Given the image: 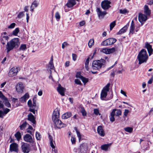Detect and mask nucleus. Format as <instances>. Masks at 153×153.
<instances>
[{
  "label": "nucleus",
  "mask_w": 153,
  "mask_h": 153,
  "mask_svg": "<svg viewBox=\"0 0 153 153\" xmlns=\"http://www.w3.org/2000/svg\"><path fill=\"white\" fill-rule=\"evenodd\" d=\"M10 111V109L6 108L4 110V113L5 114H7Z\"/></svg>",
  "instance_id": "nucleus-59"
},
{
  "label": "nucleus",
  "mask_w": 153,
  "mask_h": 153,
  "mask_svg": "<svg viewBox=\"0 0 153 153\" xmlns=\"http://www.w3.org/2000/svg\"><path fill=\"white\" fill-rule=\"evenodd\" d=\"M24 11L20 12L18 15L17 17L19 19L21 18L24 15Z\"/></svg>",
  "instance_id": "nucleus-48"
},
{
  "label": "nucleus",
  "mask_w": 153,
  "mask_h": 153,
  "mask_svg": "<svg viewBox=\"0 0 153 153\" xmlns=\"http://www.w3.org/2000/svg\"><path fill=\"white\" fill-rule=\"evenodd\" d=\"M36 100L34 98L33 100V106L34 107L35 112H36V113L37 112V110L38 109V107L36 106Z\"/></svg>",
  "instance_id": "nucleus-34"
},
{
  "label": "nucleus",
  "mask_w": 153,
  "mask_h": 153,
  "mask_svg": "<svg viewBox=\"0 0 153 153\" xmlns=\"http://www.w3.org/2000/svg\"><path fill=\"white\" fill-rule=\"evenodd\" d=\"M79 149L82 153H86L88 150V145L87 143H84L81 144L80 146Z\"/></svg>",
  "instance_id": "nucleus-11"
},
{
  "label": "nucleus",
  "mask_w": 153,
  "mask_h": 153,
  "mask_svg": "<svg viewBox=\"0 0 153 153\" xmlns=\"http://www.w3.org/2000/svg\"><path fill=\"white\" fill-rule=\"evenodd\" d=\"M81 79L82 80V82L85 84L86 83L88 82V79L85 77L82 76Z\"/></svg>",
  "instance_id": "nucleus-47"
},
{
  "label": "nucleus",
  "mask_w": 153,
  "mask_h": 153,
  "mask_svg": "<svg viewBox=\"0 0 153 153\" xmlns=\"http://www.w3.org/2000/svg\"><path fill=\"white\" fill-rule=\"evenodd\" d=\"M71 141L72 144H74L76 142V139L75 138L73 137H71Z\"/></svg>",
  "instance_id": "nucleus-56"
},
{
  "label": "nucleus",
  "mask_w": 153,
  "mask_h": 153,
  "mask_svg": "<svg viewBox=\"0 0 153 153\" xmlns=\"http://www.w3.org/2000/svg\"><path fill=\"white\" fill-rule=\"evenodd\" d=\"M19 32V28L18 27L16 28L12 32L11 35H9V36H12V35L14 36H17L18 33Z\"/></svg>",
  "instance_id": "nucleus-31"
},
{
  "label": "nucleus",
  "mask_w": 153,
  "mask_h": 153,
  "mask_svg": "<svg viewBox=\"0 0 153 153\" xmlns=\"http://www.w3.org/2000/svg\"><path fill=\"white\" fill-rule=\"evenodd\" d=\"M135 28L134 25L133 20L131 22L130 29V33L133 34L134 33V30Z\"/></svg>",
  "instance_id": "nucleus-32"
},
{
  "label": "nucleus",
  "mask_w": 153,
  "mask_h": 153,
  "mask_svg": "<svg viewBox=\"0 0 153 153\" xmlns=\"http://www.w3.org/2000/svg\"><path fill=\"white\" fill-rule=\"evenodd\" d=\"M22 150L23 152L29 153L30 149L29 146L27 143H24L21 146Z\"/></svg>",
  "instance_id": "nucleus-13"
},
{
  "label": "nucleus",
  "mask_w": 153,
  "mask_h": 153,
  "mask_svg": "<svg viewBox=\"0 0 153 153\" xmlns=\"http://www.w3.org/2000/svg\"><path fill=\"white\" fill-rule=\"evenodd\" d=\"M114 110H113L112 112L110 113V120L112 122H113L115 120L114 116L115 114H114Z\"/></svg>",
  "instance_id": "nucleus-29"
},
{
  "label": "nucleus",
  "mask_w": 153,
  "mask_h": 153,
  "mask_svg": "<svg viewBox=\"0 0 153 153\" xmlns=\"http://www.w3.org/2000/svg\"><path fill=\"white\" fill-rule=\"evenodd\" d=\"M105 63V61L104 59L94 61L92 63V68L94 70H99Z\"/></svg>",
  "instance_id": "nucleus-3"
},
{
  "label": "nucleus",
  "mask_w": 153,
  "mask_h": 153,
  "mask_svg": "<svg viewBox=\"0 0 153 153\" xmlns=\"http://www.w3.org/2000/svg\"><path fill=\"white\" fill-rule=\"evenodd\" d=\"M59 111L58 108H56L55 109L53 113L52 118L53 120L59 119Z\"/></svg>",
  "instance_id": "nucleus-14"
},
{
  "label": "nucleus",
  "mask_w": 153,
  "mask_h": 153,
  "mask_svg": "<svg viewBox=\"0 0 153 153\" xmlns=\"http://www.w3.org/2000/svg\"><path fill=\"white\" fill-rule=\"evenodd\" d=\"M3 99L4 100V103L5 106L9 108L11 106V105L8 102L7 99L5 97Z\"/></svg>",
  "instance_id": "nucleus-36"
},
{
  "label": "nucleus",
  "mask_w": 153,
  "mask_h": 153,
  "mask_svg": "<svg viewBox=\"0 0 153 153\" xmlns=\"http://www.w3.org/2000/svg\"><path fill=\"white\" fill-rule=\"evenodd\" d=\"M147 16L143 14L142 13H140L138 15V20L140 22L142 25L147 20Z\"/></svg>",
  "instance_id": "nucleus-8"
},
{
  "label": "nucleus",
  "mask_w": 153,
  "mask_h": 153,
  "mask_svg": "<svg viewBox=\"0 0 153 153\" xmlns=\"http://www.w3.org/2000/svg\"><path fill=\"white\" fill-rule=\"evenodd\" d=\"M110 85V83H108L107 85L103 88L102 90L108 92L109 91V87Z\"/></svg>",
  "instance_id": "nucleus-40"
},
{
  "label": "nucleus",
  "mask_w": 153,
  "mask_h": 153,
  "mask_svg": "<svg viewBox=\"0 0 153 153\" xmlns=\"http://www.w3.org/2000/svg\"><path fill=\"white\" fill-rule=\"evenodd\" d=\"M111 3L110 1L107 0H104L101 2V7L104 10H107L111 7V6L110 5Z\"/></svg>",
  "instance_id": "nucleus-5"
},
{
  "label": "nucleus",
  "mask_w": 153,
  "mask_h": 153,
  "mask_svg": "<svg viewBox=\"0 0 153 153\" xmlns=\"http://www.w3.org/2000/svg\"><path fill=\"white\" fill-rule=\"evenodd\" d=\"M111 145V144L108 143L102 145L101 146V148L102 149L105 151L107 150L108 147Z\"/></svg>",
  "instance_id": "nucleus-33"
},
{
  "label": "nucleus",
  "mask_w": 153,
  "mask_h": 153,
  "mask_svg": "<svg viewBox=\"0 0 153 153\" xmlns=\"http://www.w3.org/2000/svg\"><path fill=\"white\" fill-rule=\"evenodd\" d=\"M76 133L77 134V136L79 138V140H80V139H81V136L80 134V133L79 131H77V132Z\"/></svg>",
  "instance_id": "nucleus-58"
},
{
  "label": "nucleus",
  "mask_w": 153,
  "mask_h": 153,
  "mask_svg": "<svg viewBox=\"0 0 153 153\" xmlns=\"http://www.w3.org/2000/svg\"><path fill=\"white\" fill-rule=\"evenodd\" d=\"M54 122L56 127L59 128H60L66 126V125L62 123V121L59 119H56L53 120Z\"/></svg>",
  "instance_id": "nucleus-6"
},
{
  "label": "nucleus",
  "mask_w": 153,
  "mask_h": 153,
  "mask_svg": "<svg viewBox=\"0 0 153 153\" xmlns=\"http://www.w3.org/2000/svg\"><path fill=\"white\" fill-rule=\"evenodd\" d=\"M128 26V24L125 26L123 28L119 30V31L117 33V34L120 35L125 33L127 30Z\"/></svg>",
  "instance_id": "nucleus-26"
},
{
  "label": "nucleus",
  "mask_w": 153,
  "mask_h": 153,
  "mask_svg": "<svg viewBox=\"0 0 153 153\" xmlns=\"http://www.w3.org/2000/svg\"><path fill=\"white\" fill-rule=\"evenodd\" d=\"M94 113L97 115L98 114L100 115V114H99V111L97 109H94Z\"/></svg>",
  "instance_id": "nucleus-53"
},
{
  "label": "nucleus",
  "mask_w": 153,
  "mask_h": 153,
  "mask_svg": "<svg viewBox=\"0 0 153 153\" xmlns=\"http://www.w3.org/2000/svg\"><path fill=\"white\" fill-rule=\"evenodd\" d=\"M72 115V114L70 112H68L64 113L62 116V118L64 119H67L70 117Z\"/></svg>",
  "instance_id": "nucleus-28"
},
{
  "label": "nucleus",
  "mask_w": 153,
  "mask_h": 153,
  "mask_svg": "<svg viewBox=\"0 0 153 153\" xmlns=\"http://www.w3.org/2000/svg\"><path fill=\"white\" fill-rule=\"evenodd\" d=\"M129 111L127 109H125L124 110V116L123 117H127L128 115V113Z\"/></svg>",
  "instance_id": "nucleus-50"
},
{
  "label": "nucleus",
  "mask_w": 153,
  "mask_h": 153,
  "mask_svg": "<svg viewBox=\"0 0 153 153\" xmlns=\"http://www.w3.org/2000/svg\"><path fill=\"white\" fill-rule=\"evenodd\" d=\"M128 12V11L126 9L120 10V13L121 14H125Z\"/></svg>",
  "instance_id": "nucleus-52"
},
{
  "label": "nucleus",
  "mask_w": 153,
  "mask_h": 153,
  "mask_svg": "<svg viewBox=\"0 0 153 153\" xmlns=\"http://www.w3.org/2000/svg\"><path fill=\"white\" fill-rule=\"evenodd\" d=\"M116 25L115 21H114L112 22H111L110 25V30H111L113 28V27L115 26Z\"/></svg>",
  "instance_id": "nucleus-46"
},
{
  "label": "nucleus",
  "mask_w": 153,
  "mask_h": 153,
  "mask_svg": "<svg viewBox=\"0 0 153 153\" xmlns=\"http://www.w3.org/2000/svg\"><path fill=\"white\" fill-rule=\"evenodd\" d=\"M27 105L30 108L29 111L30 112H32L34 114H35L36 113L35 111L33 106V104H32V102L31 100H29L27 102Z\"/></svg>",
  "instance_id": "nucleus-18"
},
{
  "label": "nucleus",
  "mask_w": 153,
  "mask_h": 153,
  "mask_svg": "<svg viewBox=\"0 0 153 153\" xmlns=\"http://www.w3.org/2000/svg\"><path fill=\"white\" fill-rule=\"evenodd\" d=\"M24 87L22 82L19 83L16 87L17 92L19 93H22L23 91Z\"/></svg>",
  "instance_id": "nucleus-15"
},
{
  "label": "nucleus",
  "mask_w": 153,
  "mask_h": 153,
  "mask_svg": "<svg viewBox=\"0 0 153 153\" xmlns=\"http://www.w3.org/2000/svg\"><path fill=\"white\" fill-rule=\"evenodd\" d=\"M116 51V49L114 48H103L101 51L106 54H110Z\"/></svg>",
  "instance_id": "nucleus-10"
},
{
  "label": "nucleus",
  "mask_w": 153,
  "mask_h": 153,
  "mask_svg": "<svg viewBox=\"0 0 153 153\" xmlns=\"http://www.w3.org/2000/svg\"><path fill=\"white\" fill-rule=\"evenodd\" d=\"M39 4L37 1H34L32 3L30 6V10L32 12H33L34 9L37 7L39 5Z\"/></svg>",
  "instance_id": "nucleus-24"
},
{
  "label": "nucleus",
  "mask_w": 153,
  "mask_h": 153,
  "mask_svg": "<svg viewBox=\"0 0 153 153\" xmlns=\"http://www.w3.org/2000/svg\"><path fill=\"white\" fill-rule=\"evenodd\" d=\"M124 130L125 131L129 132L131 133L133 130V128H132L130 127H127L124 128Z\"/></svg>",
  "instance_id": "nucleus-41"
},
{
  "label": "nucleus",
  "mask_w": 153,
  "mask_h": 153,
  "mask_svg": "<svg viewBox=\"0 0 153 153\" xmlns=\"http://www.w3.org/2000/svg\"><path fill=\"white\" fill-rule=\"evenodd\" d=\"M24 140L25 141L30 143H33L34 142L32 137L30 134H28L25 135L24 137Z\"/></svg>",
  "instance_id": "nucleus-12"
},
{
  "label": "nucleus",
  "mask_w": 153,
  "mask_h": 153,
  "mask_svg": "<svg viewBox=\"0 0 153 153\" xmlns=\"http://www.w3.org/2000/svg\"><path fill=\"white\" fill-rule=\"evenodd\" d=\"M94 40L93 39H90L88 43V45L90 48L91 47L92 45L94 44Z\"/></svg>",
  "instance_id": "nucleus-43"
},
{
  "label": "nucleus",
  "mask_w": 153,
  "mask_h": 153,
  "mask_svg": "<svg viewBox=\"0 0 153 153\" xmlns=\"http://www.w3.org/2000/svg\"><path fill=\"white\" fill-rule=\"evenodd\" d=\"M72 56L73 60L74 61H76L77 58L76 55L75 54L73 53L72 54Z\"/></svg>",
  "instance_id": "nucleus-57"
},
{
  "label": "nucleus",
  "mask_w": 153,
  "mask_h": 153,
  "mask_svg": "<svg viewBox=\"0 0 153 153\" xmlns=\"http://www.w3.org/2000/svg\"><path fill=\"white\" fill-rule=\"evenodd\" d=\"M75 83L77 84L81 85L82 83L78 79H76L75 80Z\"/></svg>",
  "instance_id": "nucleus-55"
},
{
  "label": "nucleus",
  "mask_w": 153,
  "mask_h": 153,
  "mask_svg": "<svg viewBox=\"0 0 153 153\" xmlns=\"http://www.w3.org/2000/svg\"><path fill=\"white\" fill-rule=\"evenodd\" d=\"M96 10L99 18H103L107 13L105 11H102L100 8H97Z\"/></svg>",
  "instance_id": "nucleus-16"
},
{
  "label": "nucleus",
  "mask_w": 153,
  "mask_h": 153,
  "mask_svg": "<svg viewBox=\"0 0 153 153\" xmlns=\"http://www.w3.org/2000/svg\"><path fill=\"white\" fill-rule=\"evenodd\" d=\"M80 112L82 113V115L83 116H85L87 114L83 107H81Z\"/></svg>",
  "instance_id": "nucleus-42"
},
{
  "label": "nucleus",
  "mask_w": 153,
  "mask_h": 153,
  "mask_svg": "<svg viewBox=\"0 0 153 153\" xmlns=\"http://www.w3.org/2000/svg\"><path fill=\"white\" fill-rule=\"evenodd\" d=\"M27 116L28 120L31 122L33 124H35L36 122L35 118L32 114L31 113H29Z\"/></svg>",
  "instance_id": "nucleus-22"
},
{
  "label": "nucleus",
  "mask_w": 153,
  "mask_h": 153,
  "mask_svg": "<svg viewBox=\"0 0 153 153\" xmlns=\"http://www.w3.org/2000/svg\"><path fill=\"white\" fill-rule=\"evenodd\" d=\"M113 110H114V114H115V112H116V116H119L120 115H121L122 114V111L120 109H114Z\"/></svg>",
  "instance_id": "nucleus-35"
},
{
  "label": "nucleus",
  "mask_w": 153,
  "mask_h": 153,
  "mask_svg": "<svg viewBox=\"0 0 153 153\" xmlns=\"http://www.w3.org/2000/svg\"><path fill=\"white\" fill-rule=\"evenodd\" d=\"M9 38L8 36H0V40L1 43L3 44L4 45L6 42L8 40Z\"/></svg>",
  "instance_id": "nucleus-23"
},
{
  "label": "nucleus",
  "mask_w": 153,
  "mask_h": 153,
  "mask_svg": "<svg viewBox=\"0 0 153 153\" xmlns=\"http://www.w3.org/2000/svg\"><path fill=\"white\" fill-rule=\"evenodd\" d=\"M20 44L19 39L14 38L7 42L6 46L7 53H8L10 51L14 48H17Z\"/></svg>",
  "instance_id": "nucleus-1"
},
{
  "label": "nucleus",
  "mask_w": 153,
  "mask_h": 153,
  "mask_svg": "<svg viewBox=\"0 0 153 153\" xmlns=\"http://www.w3.org/2000/svg\"><path fill=\"white\" fill-rule=\"evenodd\" d=\"M15 136L18 140H19L21 138V133L19 131L15 134Z\"/></svg>",
  "instance_id": "nucleus-39"
},
{
  "label": "nucleus",
  "mask_w": 153,
  "mask_h": 153,
  "mask_svg": "<svg viewBox=\"0 0 153 153\" xmlns=\"http://www.w3.org/2000/svg\"><path fill=\"white\" fill-rule=\"evenodd\" d=\"M27 124V123L26 122H25L23 123L20 126V129L22 130L24 129L26 127Z\"/></svg>",
  "instance_id": "nucleus-38"
},
{
  "label": "nucleus",
  "mask_w": 153,
  "mask_h": 153,
  "mask_svg": "<svg viewBox=\"0 0 153 153\" xmlns=\"http://www.w3.org/2000/svg\"><path fill=\"white\" fill-rule=\"evenodd\" d=\"M29 94L28 93H26L23 97L21 98L20 101L22 102H24L29 98Z\"/></svg>",
  "instance_id": "nucleus-27"
},
{
  "label": "nucleus",
  "mask_w": 153,
  "mask_h": 153,
  "mask_svg": "<svg viewBox=\"0 0 153 153\" xmlns=\"http://www.w3.org/2000/svg\"><path fill=\"white\" fill-rule=\"evenodd\" d=\"M68 45V44L66 42H64L62 44V49H64L65 46Z\"/></svg>",
  "instance_id": "nucleus-54"
},
{
  "label": "nucleus",
  "mask_w": 153,
  "mask_h": 153,
  "mask_svg": "<svg viewBox=\"0 0 153 153\" xmlns=\"http://www.w3.org/2000/svg\"><path fill=\"white\" fill-rule=\"evenodd\" d=\"M50 144L51 146V147L52 148L54 149L55 148V147L53 144V141L50 142Z\"/></svg>",
  "instance_id": "nucleus-63"
},
{
  "label": "nucleus",
  "mask_w": 153,
  "mask_h": 153,
  "mask_svg": "<svg viewBox=\"0 0 153 153\" xmlns=\"http://www.w3.org/2000/svg\"><path fill=\"white\" fill-rule=\"evenodd\" d=\"M85 23V21H82L81 22H79V25L81 26H83L84 25V24Z\"/></svg>",
  "instance_id": "nucleus-61"
},
{
  "label": "nucleus",
  "mask_w": 153,
  "mask_h": 153,
  "mask_svg": "<svg viewBox=\"0 0 153 153\" xmlns=\"http://www.w3.org/2000/svg\"><path fill=\"white\" fill-rule=\"evenodd\" d=\"M27 49V47L26 44H21L19 48L20 51H24Z\"/></svg>",
  "instance_id": "nucleus-37"
},
{
  "label": "nucleus",
  "mask_w": 153,
  "mask_h": 153,
  "mask_svg": "<svg viewBox=\"0 0 153 153\" xmlns=\"http://www.w3.org/2000/svg\"><path fill=\"white\" fill-rule=\"evenodd\" d=\"M145 48L147 49L149 55L150 56L153 52L152 46L149 43L147 42L145 43Z\"/></svg>",
  "instance_id": "nucleus-19"
},
{
  "label": "nucleus",
  "mask_w": 153,
  "mask_h": 153,
  "mask_svg": "<svg viewBox=\"0 0 153 153\" xmlns=\"http://www.w3.org/2000/svg\"><path fill=\"white\" fill-rule=\"evenodd\" d=\"M18 72V68L17 67L12 68L9 71L8 73L9 76L12 77L17 75Z\"/></svg>",
  "instance_id": "nucleus-7"
},
{
  "label": "nucleus",
  "mask_w": 153,
  "mask_h": 153,
  "mask_svg": "<svg viewBox=\"0 0 153 153\" xmlns=\"http://www.w3.org/2000/svg\"><path fill=\"white\" fill-rule=\"evenodd\" d=\"M147 4L150 5H152L153 4V0H149L147 2Z\"/></svg>",
  "instance_id": "nucleus-60"
},
{
  "label": "nucleus",
  "mask_w": 153,
  "mask_h": 153,
  "mask_svg": "<svg viewBox=\"0 0 153 153\" xmlns=\"http://www.w3.org/2000/svg\"><path fill=\"white\" fill-rule=\"evenodd\" d=\"M65 90V88L62 87L60 84H59L57 90L61 95L63 96L65 95L64 91Z\"/></svg>",
  "instance_id": "nucleus-25"
},
{
  "label": "nucleus",
  "mask_w": 153,
  "mask_h": 153,
  "mask_svg": "<svg viewBox=\"0 0 153 153\" xmlns=\"http://www.w3.org/2000/svg\"><path fill=\"white\" fill-rule=\"evenodd\" d=\"M55 17L57 21L59 20L60 18V16L59 12H57L55 14Z\"/></svg>",
  "instance_id": "nucleus-45"
},
{
  "label": "nucleus",
  "mask_w": 153,
  "mask_h": 153,
  "mask_svg": "<svg viewBox=\"0 0 153 153\" xmlns=\"http://www.w3.org/2000/svg\"><path fill=\"white\" fill-rule=\"evenodd\" d=\"M116 41V39L111 38H108L103 41L101 43V45L104 46L111 45L114 43Z\"/></svg>",
  "instance_id": "nucleus-4"
},
{
  "label": "nucleus",
  "mask_w": 153,
  "mask_h": 153,
  "mask_svg": "<svg viewBox=\"0 0 153 153\" xmlns=\"http://www.w3.org/2000/svg\"><path fill=\"white\" fill-rule=\"evenodd\" d=\"M107 92L102 90L101 94V98L102 100H104L107 95Z\"/></svg>",
  "instance_id": "nucleus-30"
},
{
  "label": "nucleus",
  "mask_w": 153,
  "mask_h": 153,
  "mask_svg": "<svg viewBox=\"0 0 153 153\" xmlns=\"http://www.w3.org/2000/svg\"><path fill=\"white\" fill-rule=\"evenodd\" d=\"M137 58L139 64L146 62L148 58L146 51L144 49L141 50L137 56Z\"/></svg>",
  "instance_id": "nucleus-2"
},
{
  "label": "nucleus",
  "mask_w": 153,
  "mask_h": 153,
  "mask_svg": "<svg viewBox=\"0 0 153 153\" xmlns=\"http://www.w3.org/2000/svg\"><path fill=\"white\" fill-rule=\"evenodd\" d=\"M82 77L81 75V73L80 72H78L76 73V77L77 78H80V79Z\"/></svg>",
  "instance_id": "nucleus-51"
},
{
  "label": "nucleus",
  "mask_w": 153,
  "mask_h": 153,
  "mask_svg": "<svg viewBox=\"0 0 153 153\" xmlns=\"http://www.w3.org/2000/svg\"><path fill=\"white\" fill-rule=\"evenodd\" d=\"M4 115V112L0 110V117L3 118Z\"/></svg>",
  "instance_id": "nucleus-64"
},
{
  "label": "nucleus",
  "mask_w": 153,
  "mask_h": 153,
  "mask_svg": "<svg viewBox=\"0 0 153 153\" xmlns=\"http://www.w3.org/2000/svg\"><path fill=\"white\" fill-rule=\"evenodd\" d=\"M36 137L37 140H40L41 138V136L40 134L38 132H36Z\"/></svg>",
  "instance_id": "nucleus-44"
},
{
  "label": "nucleus",
  "mask_w": 153,
  "mask_h": 153,
  "mask_svg": "<svg viewBox=\"0 0 153 153\" xmlns=\"http://www.w3.org/2000/svg\"><path fill=\"white\" fill-rule=\"evenodd\" d=\"M16 25V24L14 23H11L10 25H9L8 27V29H13L14 28L15 26Z\"/></svg>",
  "instance_id": "nucleus-49"
},
{
  "label": "nucleus",
  "mask_w": 153,
  "mask_h": 153,
  "mask_svg": "<svg viewBox=\"0 0 153 153\" xmlns=\"http://www.w3.org/2000/svg\"><path fill=\"white\" fill-rule=\"evenodd\" d=\"M144 13L145 14V15L148 16L150 15L151 11L149 9L148 6L146 5L144 6Z\"/></svg>",
  "instance_id": "nucleus-20"
},
{
  "label": "nucleus",
  "mask_w": 153,
  "mask_h": 153,
  "mask_svg": "<svg viewBox=\"0 0 153 153\" xmlns=\"http://www.w3.org/2000/svg\"><path fill=\"white\" fill-rule=\"evenodd\" d=\"M153 81V77H152L149 80L148 82V83L149 84H151L152 83Z\"/></svg>",
  "instance_id": "nucleus-62"
},
{
  "label": "nucleus",
  "mask_w": 153,
  "mask_h": 153,
  "mask_svg": "<svg viewBox=\"0 0 153 153\" xmlns=\"http://www.w3.org/2000/svg\"><path fill=\"white\" fill-rule=\"evenodd\" d=\"M76 0H68L67 3L65 4L68 8L72 7L76 4Z\"/></svg>",
  "instance_id": "nucleus-17"
},
{
  "label": "nucleus",
  "mask_w": 153,
  "mask_h": 153,
  "mask_svg": "<svg viewBox=\"0 0 153 153\" xmlns=\"http://www.w3.org/2000/svg\"><path fill=\"white\" fill-rule=\"evenodd\" d=\"M10 152H18V145L16 143H13L10 145Z\"/></svg>",
  "instance_id": "nucleus-9"
},
{
  "label": "nucleus",
  "mask_w": 153,
  "mask_h": 153,
  "mask_svg": "<svg viewBox=\"0 0 153 153\" xmlns=\"http://www.w3.org/2000/svg\"><path fill=\"white\" fill-rule=\"evenodd\" d=\"M97 132L101 136H104L105 133L104 132L103 127L102 126H99L97 128Z\"/></svg>",
  "instance_id": "nucleus-21"
}]
</instances>
